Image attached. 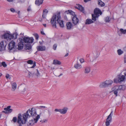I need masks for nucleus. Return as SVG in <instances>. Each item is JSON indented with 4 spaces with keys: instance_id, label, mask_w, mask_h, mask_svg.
Returning a JSON list of instances; mask_svg holds the SVG:
<instances>
[{
    "instance_id": "f257e3e1",
    "label": "nucleus",
    "mask_w": 126,
    "mask_h": 126,
    "mask_svg": "<svg viewBox=\"0 0 126 126\" xmlns=\"http://www.w3.org/2000/svg\"><path fill=\"white\" fill-rule=\"evenodd\" d=\"M37 114L35 109L32 108L31 110L29 109L25 113L22 115L21 114H19L18 116L17 122L19 124V126H22V124L26 123L27 121V119L30 116L34 117Z\"/></svg>"
},
{
    "instance_id": "f03ea898",
    "label": "nucleus",
    "mask_w": 126,
    "mask_h": 126,
    "mask_svg": "<svg viewBox=\"0 0 126 126\" xmlns=\"http://www.w3.org/2000/svg\"><path fill=\"white\" fill-rule=\"evenodd\" d=\"M60 12L54 14L51 19L50 22L53 27L56 28V23H58L60 26L62 28L64 27L63 21L61 20Z\"/></svg>"
},
{
    "instance_id": "7ed1b4c3",
    "label": "nucleus",
    "mask_w": 126,
    "mask_h": 126,
    "mask_svg": "<svg viewBox=\"0 0 126 126\" xmlns=\"http://www.w3.org/2000/svg\"><path fill=\"white\" fill-rule=\"evenodd\" d=\"M126 88V86L124 85L120 86L116 85L113 86L111 89L112 92H113V93L116 96H118V93L119 90H124Z\"/></svg>"
},
{
    "instance_id": "20e7f679",
    "label": "nucleus",
    "mask_w": 126,
    "mask_h": 126,
    "mask_svg": "<svg viewBox=\"0 0 126 126\" xmlns=\"http://www.w3.org/2000/svg\"><path fill=\"white\" fill-rule=\"evenodd\" d=\"M113 81L110 80H107L100 82L99 87L101 88H105L110 86L113 83Z\"/></svg>"
},
{
    "instance_id": "39448f33",
    "label": "nucleus",
    "mask_w": 126,
    "mask_h": 126,
    "mask_svg": "<svg viewBox=\"0 0 126 126\" xmlns=\"http://www.w3.org/2000/svg\"><path fill=\"white\" fill-rule=\"evenodd\" d=\"M16 43L13 41L10 42L8 45V49L10 52L17 51V49L16 46H15Z\"/></svg>"
},
{
    "instance_id": "423d86ee",
    "label": "nucleus",
    "mask_w": 126,
    "mask_h": 126,
    "mask_svg": "<svg viewBox=\"0 0 126 126\" xmlns=\"http://www.w3.org/2000/svg\"><path fill=\"white\" fill-rule=\"evenodd\" d=\"M40 116L39 115H38L35 118H34V120H32L29 121L27 124V125L28 126H31L33 125L34 123V121L35 123H36L38 120L40 118Z\"/></svg>"
},
{
    "instance_id": "0eeeda50",
    "label": "nucleus",
    "mask_w": 126,
    "mask_h": 126,
    "mask_svg": "<svg viewBox=\"0 0 126 126\" xmlns=\"http://www.w3.org/2000/svg\"><path fill=\"white\" fill-rule=\"evenodd\" d=\"M125 76L124 75H122L121 76L120 75H119L118 76V78L117 79H114V82L116 83L121 82L122 81H123L125 79Z\"/></svg>"
},
{
    "instance_id": "6e6552de",
    "label": "nucleus",
    "mask_w": 126,
    "mask_h": 126,
    "mask_svg": "<svg viewBox=\"0 0 126 126\" xmlns=\"http://www.w3.org/2000/svg\"><path fill=\"white\" fill-rule=\"evenodd\" d=\"M22 39H23V42L27 43H32L34 40L33 37H24Z\"/></svg>"
},
{
    "instance_id": "1a4fd4ad",
    "label": "nucleus",
    "mask_w": 126,
    "mask_h": 126,
    "mask_svg": "<svg viewBox=\"0 0 126 126\" xmlns=\"http://www.w3.org/2000/svg\"><path fill=\"white\" fill-rule=\"evenodd\" d=\"M19 41L20 42L18 43V47L17 49L18 50H21L23 48L24 44V42H23V39L22 38H19Z\"/></svg>"
},
{
    "instance_id": "9d476101",
    "label": "nucleus",
    "mask_w": 126,
    "mask_h": 126,
    "mask_svg": "<svg viewBox=\"0 0 126 126\" xmlns=\"http://www.w3.org/2000/svg\"><path fill=\"white\" fill-rule=\"evenodd\" d=\"M113 113V111H112L110 115L108 116L106 119V122L105 124L106 126H109L110 125V123L111 121V115Z\"/></svg>"
},
{
    "instance_id": "9b49d317",
    "label": "nucleus",
    "mask_w": 126,
    "mask_h": 126,
    "mask_svg": "<svg viewBox=\"0 0 126 126\" xmlns=\"http://www.w3.org/2000/svg\"><path fill=\"white\" fill-rule=\"evenodd\" d=\"M11 34L8 32L5 33L2 36V38L6 39L7 40H11Z\"/></svg>"
},
{
    "instance_id": "f8f14e48",
    "label": "nucleus",
    "mask_w": 126,
    "mask_h": 126,
    "mask_svg": "<svg viewBox=\"0 0 126 126\" xmlns=\"http://www.w3.org/2000/svg\"><path fill=\"white\" fill-rule=\"evenodd\" d=\"M94 14L96 15L97 17H98L100 16L99 15H101L102 13L100 10L97 8L94 10Z\"/></svg>"
},
{
    "instance_id": "ddd939ff",
    "label": "nucleus",
    "mask_w": 126,
    "mask_h": 126,
    "mask_svg": "<svg viewBox=\"0 0 126 126\" xmlns=\"http://www.w3.org/2000/svg\"><path fill=\"white\" fill-rule=\"evenodd\" d=\"M4 43L3 41L1 42L0 43V51H1L4 50L5 49L6 44L5 42Z\"/></svg>"
},
{
    "instance_id": "4468645a",
    "label": "nucleus",
    "mask_w": 126,
    "mask_h": 126,
    "mask_svg": "<svg viewBox=\"0 0 126 126\" xmlns=\"http://www.w3.org/2000/svg\"><path fill=\"white\" fill-rule=\"evenodd\" d=\"M79 19L76 16H74L72 19V23L74 25H76L79 22Z\"/></svg>"
},
{
    "instance_id": "2eb2a0df",
    "label": "nucleus",
    "mask_w": 126,
    "mask_h": 126,
    "mask_svg": "<svg viewBox=\"0 0 126 126\" xmlns=\"http://www.w3.org/2000/svg\"><path fill=\"white\" fill-rule=\"evenodd\" d=\"M91 71V67L89 66H86L84 67V71L85 74L89 73Z\"/></svg>"
},
{
    "instance_id": "dca6fc26",
    "label": "nucleus",
    "mask_w": 126,
    "mask_h": 126,
    "mask_svg": "<svg viewBox=\"0 0 126 126\" xmlns=\"http://www.w3.org/2000/svg\"><path fill=\"white\" fill-rule=\"evenodd\" d=\"M66 27L67 30H70L72 29L73 25L71 22H68L66 23Z\"/></svg>"
},
{
    "instance_id": "f3484780",
    "label": "nucleus",
    "mask_w": 126,
    "mask_h": 126,
    "mask_svg": "<svg viewBox=\"0 0 126 126\" xmlns=\"http://www.w3.org/2000/svg\"><path fill=\"white\" fill-rule=\"evenodd\" d=\"M77 6H76L75 8L77 9L83 13H84V8L81 5L79 4H77Z\"/></svg>"
},
{
    "instance_id": "a211bd4d",
    "label": "nucleus",
    "mask_w": 126,
    "mask_h": 126,
    "mask_svg": "<svg viewBox=\"0 0 126 126\" xmlns=\"http://www.w3.org/2000/svg\"><path fill=\"white\" fill-rule=\"evenodd\" d=\"M36 48L37 51H45L46 49V47L45 46H37Z\"/></svg>"
},
{
    "instance_id": "6ab92c4d",
    "label": "nucleus",
    "mask_w": 126,
    "mask_h": 126,
    "mask_svg": "<svg viewBox=\"0 0 126 126\" xmlns=\"http://www.w3.org/2000/svg\"><path fill=\"white\" fill-rule=\"evenodd\" d=\"M68 110L66 107L64 108L63 109H60V113L61 114H64L66 113Z\"/></svg>"
},
{
    "instance_id": "aec40b11",
    "label": "nucleus",
    "mask_w": 126,
    "mask_h": 126,
    "mask_svg": "<svg viewBox=\"0 0 126 126\" xmlns=\"http://www.w3.org/2000/svg\"><path fill=\"white\" fill-rule=\"evenodd\" d=\"M11 106H8L7 108H5L4 109V110L7 111L8 113H11L13 111V109H10Z\"/></svg>"
},
{
    "instance_id": "412c9836",
    "label": "nucleus",
    "mask_w": 126,
    "mask_h": 126,
    "mask_svg": "<svg viewBox=\"0 0 126 126\" xmlns=\"http://www.w3.org/2000/svg\"><path fill=\"white\" fill-rule=\"evenodd\" d=\"M43 0H36L35 1V4L38 6L41 4L43 2Z\"/></svg>"
},
{
    "instance_id": "4be33fe9",
    "label": "nucleus",
    "mask_w": 126,
    "mask_h": 126,
    "mask_svg": "<svg viewBox=\"0 0 126 126\" xmlns=\"http://www.w3.org/2000/svg\"><path fill=\"white\" fill-rule=\"evenodd\" d=\"M33 61L32 60H29L27 61V63L29 64H33V66L31 67V68H33L35 67L36 66V64L35 63H33Z\"/></svg>"
},
{
    "instance_id": "5701e85b",
    "label": "nucleus",
    "mask_w": 126,
    "mask_h": 126,
    "mask_svg": "<svg viewBox=\"0 0 126 126\" xmlns=\"http://www.w3.org/2000/svg\"><path fill=\"white\" fill-rule=\"evenodd\" d=\"M94 21L91 19H86L85 24H89L94 23Z\"/></svg>"
},
{
    "instance_id": "b1692460",
    "label": "nucleus",
    "mask_w": 126,
    "mask_h": 126,
    "mask_svg": "<svg viewBox=\"0 0 126 126\" xmlns=\"http://www.w3.org/2000/svg\"><path fill=\"white\" fill-rule=\"evenodd\" d=\"M65 13L67 14H70L71 15L73 16L75 15V12L71 10H68L67 11H66L65 12Z\"/></svg>"
},
{
    "instance_id": "393cba45",
    "label": "nucleus",
    "mask_w": 126,
    "mask_h": 126,
    "mask_svg": "<svg viewBox=\"0 0 126 126\" xmlns=\"http://www.w3.org/2000/svg\"><path fill=\"white\" fill-rule=\"evenodd\" d=\"M75 68L77 69H79L81 68L82 67V66L79 64L78 63H77L75 64L74 66Z\"/></svg>"
},
{
    "instance_id": "a878e982",
    "label": "nucleus",
    "mask_w": 126,
    "mask_h": 126,
    "mask_svg": "<svg viewBox=\"0 0 126 126\" xmlns=\"http://www.w3.org/2000/svg\"><path fill=\"white\" fill-rule=\"evenodd\" d=\"M12 85V88L13 89V90L14 91L16 88L17 85L15 82H13L11 83Z\"/></svg>"
},
{
    "instance_id": "bb28decb",
    "label": "nucleus",
    "mask_w": 126,
    "mask_h": 126,
    "mask_svg": "<svg viewBox=\"0 0 126 126\" xmlns=\"http://www.w3.org/2000/svg\"><path fill=\"white\" fill-rule=\"evenodd\" d=\"M18 34L17 33V32H15L12 35H11V39H16L17 38V35H18Z\"/></svg>"
},
{
    "instance_id": "cd10ccee",
    "label": "nucleus",
    "mask_w": 126,
    "mask_h": 126,
    "mask_svg": "<svg viewBox=\"0 0 126 126\" xmlns=\"http://www.w3.org/2000/svg\"><path fill=\"white\" fill-rule=\"evenodd\" d=\"M98 5H100L101 7L104 6L105 5L104 3L100 0H98Z\"/></svg>"
},
{
    "instance_id": "c85d7f7f",
    "label": "nucleus",
    "mask_w": 126,
    "mask_h": 126,
    "mask_svg": "<svg viewBox=\"0 0 126 126\" xmlns=\"http://www.w3.org/2000/svg\"><path fill=\"white\" fill-rule=\"evenodd\" d=\"M25 49L27 50H30L32 48V46L31 44H28L26 45H25Z\"/></svg>"
},
{
    "instance_id": "c756f323",
    "label": "nucleus",
    "mask_w": 126,
    "mask_h": 126,
    "mask_svg": "<svg viewBox=\"0 0 126 126\" xmlns=\"http://www.w3.org/2000/svg\"><path fill=\"white\" fill-rule=\"evenodd\" d=\"M92 19L94 21H95L96 20V18H98V17H97L96 15L94 14H92Z\"/></svg>"
},
{
    "instance_id": "7c9ffc66",
    "label": "nucleus",
    "mask_w": 126,
    "mask_h": 126,
    "mask_svg": "<svg viewBox=\"0 0 126 126\" xmlns=\"http://www.w3.org/2000/svg\"><path fill=\"white\" fill-rule=\"evenodd\" d=\"M53 64H54L60 65L61 64V63L58 60H54L53 61Z\"/></svg>"
},
{
    "instance_id": "2f4dec72",
    "label": "nucleus",
    "mask_w": 126,
    "mask_h": 126,
    "mask_svg": "<svg viewBox=\"0 0 126 126\" xmlns=\"http://www.w3.org/2000/svg\"><path fill=\"white\" fill-rule=\"evenodd\" d=\"M119 32H120L121 33L125 34L126 33V30H124L123 29H121Z\"/></svg>"
},
{
    "instance_id": "473e14b6",
    "label": "nucleus",
    "mask_w": 126,
    "mask_h": 126,
    "mask_svg": "<svg viewBox=\"0 0 126 126\" xmlns=\"http://www.w3.org/2000/svg\"><path fill=\"white\" fill-rule=\"evenodd\" d=\"M117 52L118 54L119 55H120L123 53V51L121 49H118L117 51Z\"/></svg>"
},
{
    "instance_id": "72a5a7b5",
    "label": "nucleus",
    "mask_w": 126,
    "mask_h": 126,
    "mask_svg": "<svg viewBox=\"0 0 126 126\" xmlns=\"http://www.w3.org/2000/svg\"><path fill=\"white\" fill-rule=\"evenodd\" d=\"M110 20V18L108 16L105 18V21L106 22H109Z\"/></svg>"
},
{
    "instance_id": "f704fd0d",
    "label": "nucleus",
    "mask_w": 126,
    "mask_h": 126,
    "mask_svg": "<svg viewBox=\"0 0 126 126\" xmlns=\"http://www.w3.org/2000/svg\"><path fill=\"white\" fill-rule=\"evenodd\" d=\"M33 35L35 38L36 40H38L39 38V36L38 34L37 33H35L33 34Z\"/></svg>"
},
{
    "instance_id": "c9c22d12",
    "label": "nucleus",
    "mask_w": 126,
    "mask_h": 126,
    "mask_svg": "<svg viewBox=\"0 0 126 126\" xmlns=\"http://www.w3.org/2000/svg\"><path fill=\"white\" fill-rule=\"evenodd\" d=\"M98 56V55H97L95 54V55L94 54V55H93V57H92V61H93L94 60L96 59Z\"/></svg>"
},
{
    "instance_id": "e433bc0d",
    "label": "nucleus",
    "mask_w": 126,
    "mask_h": 126,
    "mask_svg": "<svg viewBox=\"0 0 126 126\" xmlns=\"http://www.w3.org/2000/svg\"><path fill=\"white\" fill-rule=\"evenodd\" d=\"M17 121H17V117H14L13 118L12 122L13 121L14 122L16 123L17 121V123H18L17 122Z\"/></svg>"
},
{
    "instance_id": "4c0bfd02",
    "label": "nucleus",
    "mask_w": 126,
    "mask_h": 126,
    "mask_svg": "<svg viewBox=\"0 0 126 126\" xmlns=\"http://www.w3.org/2000/svg\"><path fill=\"white\" fill-rule=\"evenodd\" d=\"M47 13L48 11L47 9H45L44 10H43V14L45 15H47Z\"/></svg>"
},
{
    "instance_id": "58836bf2",
    "label": "nucleus",
    "mask_w": 126,
    "mask_h": 126,
    "mask_svg": "<svg viewBox=\"0 0 126 126\" xmlns=\"http://www.w3.org/2000/svg\"><path fill=\"white\" fill-rule=\"evenodd\" d=\"M2 66V65L4 67L7 66V65L5 62H3L1 63Z\"/></svg>"
},
{
    "instance_id": "ea45409f",
    "label": "nucleus",
    "mask_w": 126,
    "mask_h": 126,
    "mask_svg": "<svg viewBox=\"0 0 126 126\" xmlns=\"http://www.w3.org/2000/svg\"><path fill=\"white\" fill-rule=\"evenodd\" d=\"M35 75L36 76L38 77L40 76V74L37 69V72L35 74Z\"/></svg>"
},
{
    "instance_id": "a19ab883",
    "label": "nucleus",
    "mask_w": 126,
    "mask_h": 126,
    "mask_svg": "<svg viewBox=\"0 0 126 126\" xmlns=\"http://www.w3.org/2000/svg\"><path fill=\"white\" fill-rule=\"evenodd\" d=\"M57 44H55L53 46V49L54 50H56L57 47Z\"/></svg>"
},
{
    "instance_id": "79ce46f5",
    "label": "nucleus",
    "mask_w": 126,
    "mask_h": 126,
    "mask_svg": "<svg viewBox=\"0 0 126 126\" xmlns=\"http://www.w3.org/2000/svg\"><path fill=\"white\" fill-rule=\"evenodd\" d=\"M33 74H32V73L30 72L29 71L28 72V77L30 78L32 75H33Z\"/></svg>"
},
{
    "instance_id": "37998d69",
    "label": "nucleus",
    "mask_w": 126,
    "mask_h": 126,
    "mask_svg": "<svg viewBox=\"0 0 126 126\" xmlns=\"http://www.w3.org/2000/svg\"><path fill=\"white\" fill-rule=\"evenodd\" d=\"M54 110L55 112H58L60 113V109H55Z\"/></svg>"
},
{
    "instance_id": "c03bdc74",
    "label": "nucleus",
    "mask_w": 126,
    "mask_h": 126,
    "mask_svg": "<svg viewBox=\"0 0 126 126\" xmlns=\"http://www.w3.org/2000/svg\"><path fill=\"white\" fill-rule=\"evenodd\" d=\"M39 109H40L41 108L44 109L47 108L45 106H40L39 107Z\"/></svg>"
},
{
    "instance_id": "a18cd8bd",
    "label": "nucleus",
    "mask_w": 126,
    "mask_h": 126,
    "mask_svg": "<svg viewBox=\"0 0 126 126\" xmlns=\"http://www.w3.org/2000/svg\"><path fill=\"white\" fill-rule=\"evenodd\" d=\"M79 60L80 61V63H82L84 62V59L82 58L80 59Z\"/></svg>"
},
{
    "instance_id": "49530a36",
    "label": "nucleus",
    "mask_w": 126,
    "mask_h": 126,
    "mask_svg": "<svg viewBox=\"0 0 126 126\" xmlns=\"http://www.w3.org/2000/svg\"><path fill=\"white\" fill-rule=\"evenodd\" d=\"M27 10L28 12H29L31 10V8L30 6H29L28 8L27 9Z\"/></svg>"
},
{
    "instance_id": "de8ad7c7",
    "label": "nucleus",
    "mask_w": 126,
    "mask_h": 126,
    "mask_svg": "<svg viewBox=\"0 0 126 126\" xmlns=\"http://www.w3.org/2000/svg\"><path fill=\"white\" fill-rule=\"evenodd\" d=\"M6 77L7 79H8L9 78L10 75L9 74H7L5 76Z\"/></svg>"
},
{
    "instance_id": "09e8293b",
    "label": "nucleus",
    "mask_w": 126,
    "mask_h": 126,
    "mask_svg": "<svg viewBox=\"0 0 126 126\" xmlns=\"http://www.w3.org/2000/svg\"><path fill=\"white\" fill-rule=\"evenodd\" d=\"M10 11L14 13L15 12V10L13 8H11L10 9Z\"/></svg>"
},
{
    "instance_id": "8fccbe9b",
    "label": "nucleus",
    "mask_w": 126,
    "mask_h": 126,
    "mask_svg": "<svg viewBox=\"0 0 126 126\" xmlns=\"http://www.w3.org/2000/svg\"><path fill=\"white\" fill-rule=\"evenodd\" d=\"M46 15H47L44 14H43V15L42 16L43 18H46Z\"/></svg>"
},
{
    "instance_id": "3c124183",
    "label": "nucleus",
    "mask_w": 126,
    "mask_h": 126,
    "mask_svg": "<svg viewBox=\"0 0 126 126\" xmlns=\"http://www.w3.org/2000/svg\"><path fill=\"white\" fill-rule=\"evenodd\" d=\"M91 0H83V1L85 2L86 3L88 1H90Z\"/></svg>"
},
{
    "instance_id": "603ef678",
    "label": "nucleus",
    "mask_w": 126,
    "mask_h": 126,
    "mask_svg": "<svg viewBox=\"0 0 126 126\" xmlns=\"http://www.w3.org/2000/svg\"><path fill=\"white\" fill-rule=\"evenodd\" d=\"M41 33L43 35H45V33L43 31H41Z\"/></svg>"
},
{
    "instance_id": "864d4df0",
    "label": "nucleus",
    "mask_w": 126,
    "mask_h": 126,
    "mask_svg": "<svg viewBox=\"0 0 126 126\" xmlns=\"http://www.w3.org/2000/svg\"><path fill=\"white\" fill-rule=\"evenodd\" d=\"M47 120L46 119H44L42 121V123L46 122L47 121Z\"/></svg>"
},
{
    "instance_id": "5fc2aeb1",
    "label": "nucleus",
    "mask_w": 126,
    "mask_h": 126,
    "mask_svg": "<svg viewBox=\"0 0 126 126\" xmlns=\"http://www.w3.org/2000/svg\"><path fill=\"white\" fill-rule=\"evenodd\" d=\"M17 1L18 2H22V0H17Z\"/></svg>"
},
{
    "instance_id": "6e6d98bb",
    "label": "nucleus",
    "mask_w": 126,
    "mask_h": 126,
    "mask_svg": "<svg viewBox=\"0 0 126 126\" xmlns=\"http://www.w3.org/2000/svg\"><path fill=\"white\" fill-rule=\"evenodd\" d=\"M68 55V53H67L64 56L65 57L67 56Z\"/></svg>"
},
{
    "instance_id": "4d7b16f0",
    "label": "nucleus",
    "mask_w": 126,
    "mask_h": 126,
    "mask_svg": "<svg viewBox=\"0 0 126 126\" xmlns=\"http://www.w3.org/2000/svg\"><path fill=\"white\" fill-rule=\"evenodd\" d=\"M2 112H3V113H7V112L6 111H2Z\"/></svg>"
},
{
    "instance_id": "13d9d810",
    "label": "nucleus",
    "mask_w": 126,
    "mask_h": 126,
    "mask_svg": "<svg viewBox=\"0 0 126 126\" xmlns=\"http://www.w3.org/2000/svg\"><path fill=\"white\" fill-rule=\"evenodd\" d=\"M43 25L45 27H46V24H43Z\"/></svg>"
},
{
    "instance_id": "bf43d9fd",
    "label": "nucleus",
    "mask_w": 126,
    "mask_h": 126,
    "mask_svg": "<svg viewBox=\"0 0 126 126\" xmlns=\"http://www.w3.org/2000/svg\"><path fill=\"white\" fill-rule=\"evenodd\" d=\"M124 74L126 76V72L124 73Z\"/></svg>"
},
{
    "instance_id": "052dcab7",
    "label": "nucleus",
    "mask_w": 126,
    "mask_h": 126,
    "mask_svg": "<svg viewBox=\"0 0 126 126\" xmlns=\"http://www.w3.org/2000/svg\"><path fill=\"white\" fill-rule=\"evenodd\" d=\"M48 112L49 115H50V112L49 111H48Z\"/></svg>"
},
{
    "instance_id": "680f3d73",
    "label": "nucleus",
    "mask_w": 126,
    "mask_h": 126,
    "mask_svg": "<svg viewBox=\"0 0 126 126\" xmlns=\"http://www.w3.org/2000/svg\"><path fill=\"white\" fill-rule=\"evenodd\" d=\"M2 66L1 63V62H0V66Z\"/></svg>"
},
{
    "instance_id": "e2e57ef3",
    "label": "nucleus",
    "mask_w": 126,
    "mask_h": 126,
    "mask_svg": "<svg viewBox=\"0 0 126 126\" xmlns=\"http://www.w3.org/2000/svg\"><path fill=\"white\" fill-rule=\"evenodd\" d=\"M2 75V74L1 73H0V77Z\"/></svg>"
},
{
    "instance_id": "0e129e2a",
    "label": "nucleus",
    "mask_w": 126,
    "mask_h": 126,
    "mask_svg": "<svg viewBox=\"0 0 126 126\" xmlns=\"http://www.w3.org/2000/svg\"><path fill=\"white\" fill-rule=\"evenodd\" d=\"M63 75L62 74H60V75L59 76H59H61V75Z\"/></svg>"
},
{
    "instance_id": "69168bd1",
    "label": "nucleus",
    "mask_w": 126,
    "mask_h": 126,
    "mask_svg": "<svg viewBox=\"0 0 126 126\" xmlns=\"http://www.w3.org/2000/svg\"><path fill=\"white\" fill-rule=\"evenodd\" d=\"M17 13L18 14H19L20 13V11H18Z\"/></svg>"
},
{
    "instance_id": "338daca9",
    "label": "nucleus",
    "mask_w": 126,
    "mask_h": 126,
    "mask_svg": "<svg viewBox=\"0 0 126 126\" xmlns=\"http://www.w3.org/2000/svg\"><path fill=\"white\" fill-rule=\"evenodd\" d=\"M1 117V115H0V118Z\"/></svg>"
}]
</instances>
